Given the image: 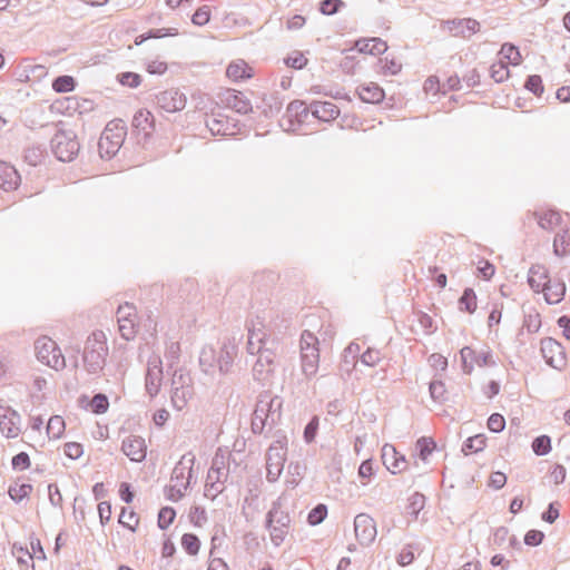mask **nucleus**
I'll use <instances>...</instances> for the list:
<instances>
[{
    "label": "nucleus",
    "instance_id": "f257e3e1",
    "mask_svg": "<svg viewBox=\"0 0 570 570\" xmlns=\"http://www.w3.org/2000/svg\"><path fill=\"white\" fill-rule=\"evenodd\" d=\"M278 344V338L271 337L263 323L259 322L249 328L247 350L258 356L254 367L256 373L263 375L273 371Z\"/></svg>",
    "mask_w": 570,
    "mask_h": 570
},
{
    "label": "nucleus",
    "instance_id": "f03ea898",
    "mask_svg": "<svg viewBox=\"0 0 570 570\" xmlns=\"http://www.w3.org/2000/svg\"><path fill=\"white\" fill-rule=\"evenodd\" d=\"M195 463L196 458L190 452L184 454L176 463L171 473L170 484L166 488L168 500L177 502L185 497L194 476Z\"/></svg>",
    "mask_w": 570,
    "mask_h": 570
},
{
    "label": "nucleus",
    "instance_id": "7ed1b4c3",
    "mask_svg": "<svg viewBox=\"0 0 570 570\" xmlns=\"http://www.w3.org/2000/svg\"><path fill=\"white\" fill-rule=\"evenodd\" d=\"M109 350L105 332L94 331L86 340L82 351V362L89 373H99L106 365Z\"/></svg>",
    "mask_w": 570,
    "mask_h": 570
},
{
    "label": "nucleus",
    "instance_id": "20e7f679",
    "mask_svg": "<svg viewBox=\"0 0 570 570\" xmlns=\"http://www.w3.org/2000/svg\"><path fill=\"white\" fill-rule=\"evenodd\" d=\"M320 341L309 331L301 335V368L307 379L315 377L320 367Z\"/></svg>",
    "mask_w": 570,
    "mask_h": 570
},
{
    "label": "nucleus",
    "instance_id": "39448f33",
    "mask_svg": "<svg viewBox=\"0 0 570 570\" xmlns=\"http://www.w3.org/2000/svg\"><path fill=\"white\" fill-rule=\"evenodd\" d=\"M35 354L37 360L43 365L61 371L66 367V358L59 345L48 335H40L35 341Z\"/></svg>",
    "mask_w": 570,
    "mask_h": 570
},
{
    "label": "nucleus",
    "instance_id": "423d86ee",
    "mask_svg": "<svg viewBox=\"0 0 570 570\" xmlns=\"http://www.w3.org/2000/svg\"><path fill=\"white\" fill-rule=\"evenodd\" d=\"M125 127L118 122H109L98 140V153L104 159H110L117 155L125 140Z\"/></svg>",
    "mask_w": 570,
    "mask_h": 570
},
{
    "label": "nucleus",
    "instance_id": "0eeeda50",
    "mask_svg": "<svg viewBox=\"0 0 570 570\" xmlns=\"http://www.w3.org/2000/svg\"><path fill=\"white\" fill-rule=\"evenodd\" d=\"M80 149L79 141L73 131L59 129L52 139V150L61 161H71Z\"/></svg>",
    "mask_w": 570,
    "mask_h": 570
},
{
    "label": "nucleus",
    "instance_id": "6e6552de",
    "mask_svg": "<svg viewBox=\"0 0 570 570\" xmlns=\"http://www.w3.org/2000/svg\"><path fill=\"white\" fill-rule=\"evenodd\" d=\"M286 461V444L277 441L269 446L266 455L267 479L272 482L276 481L284 469Z\"/></svg>",
    "mask_w": 570,
    "mask_h": 570
},
{
    "label": "nucleus",
    "instance_id": "1a4fd4ad",
    "mask_svg": "<svg viewBox=\"0 0 570 570\" xmlns=\"http://www.w3.org/2000/svg\"><path fill=\"white\" fill-rule=\"evenodd\" d=\"M218 104L237 114L246 115L253 110L250 100L244 92L227 88L218 94Z\"/></svg>",
    "mask_w": 570,
    "mask_h": 570
},
{
    "label": "nucleus",
    "instance_id": "9d476101",
    "mask_svg": "<svg viewBox=\"0 0 570 570\" xmlns=\"http://www.w3.org/2000/svg\"><path fill=\"white\" fill-rule=\"evenodd\" d=\"M541 353L551 367L561 371L567 366L564 347L554 338L546 337L541 341Z\"/></svg>",
    "mask_w": 570,
    "mask_h": 570
},
{
    "label": "nucleus",
    "instance_id": "9b49d317",
    "mask_svg": "<svg viewBox=\"0 0 570 570\" xmlns=\"http://www.w3.org/2000/svg\"><path fill=\"white\" fill-rule=\"evenodd\" d=\"M118 330L120 335L129 341L137 334V309L134 305L125 303L118 307Z\"/></svg>",
    "mask_w": 570,
    "mask_h": 570
},
{
    "label": "nucleus",
    "instance_id": "f8f14e48",
    "mask_svg": "<svg viewBox=\"0 0 570 570\" xmlns=\"http://www.w3.org/2000/svg\"><path fill=\"white\" fill-rule=\"evenodd\" d=\"M157 105L166 112H177L185 108L187 98L177 88H169L160 91L157 97Z\"/></svg>",
    "mask_w": 570,
    "mask_h": 570
},
{
    "label": "nucleus",
    "instance_id": "ddd939ff",
    "mask_svg": "<svg viewBox=\"0 0 570 570\" xmlns=\"http://www.w3.org/2000/svg\"><path fill=\"white\" fill-rule=\"evenodd\" d=\"M462 367L464 372L471 373L476 366H485L492 362V355L487 350L475 351L465 346L460 351Z\"/></svg>",
    "mask_w": 570,
    "mask_h": 570
},
{
    "label": "nucleus",
    "instance_id": "4468645a",
    "mask_svg": "<svg viewBox=\"0 0 570 570\" xmlns=\"http://www.w3.org/2000/svg\"><path fill=\"white\" fill-rule=\"evenodd\" d=\"M381 459L383 465L393 474L404 472L409 465L405 456L389 443L383 445Z\"/></svg>",
    "mask_w": 570,
    "mask_h": 570
},
{
    "label": "nucleus",
    "instance_id": "2eb2a0df",
    "mask_svg": "<svg viewBox=\"0 0 570 570\" xmlns=\"http://www.w3.org/2000/svg\"><path fill=\"white\" fill-rule=\"evenodd\" d=\"M356 539L361 544L367 546L376 538V525L374 520L367 514H358L354 521Z\"/></svg>",
    "mask_w": 570,
    "mask_h": 570
},
{
    "label": "nucleus",
    "instance_id": "dca6fc26",
    "mask_svg": "<svg viewBox=\"0 0 570 570\" xmlns=\"http://www.w3.org/2000/svg\"><path fill=\"white\" fill-rule=\"evenodd\" d=\"M0 431L7 438H17L20 434V416L8 406H0Z\"/></svg>",
    "mask_w": 570,
    "mask_h": 570
},
{
    "label": "nucleus",
    "instance_id": "f3484780",
    "mask_svg": "<svg viewBox=\"0 0 570 570\" xmlns=\"http://www.w3.org/2000/svg\"><path fill=\"white\" fill-rule=\"evenodd\" d=\"M121 450L134 462H141L147 454L145 439L138 435H129L122 441Z\"/></svg>",
    "mask_w": 570,
    "mask_h": 570
},
{
    "label": "nucleus",
    "instance_id": "a211bd4d",
    "mask_svg": "<svg viewBox=\"0 0 570 570\" xmlns=\"http://www.w3.org/2000/svg\"><path fill=\"white\" fill-rule=\"evenodd\" d=\"M444 28L454 37L469 38L480 30V23L471 18L446 21Z\"/></svg>",
    "mask_w": 570,
    "mask_h": 570
},
{
    "label": "nucleus",
    "instance_id": "6ab92c4d",
    "mask_svg": "<svg viewBox=\"0 0 570 570\" xmlns=\"http://www.w3.org/2000/svg\"><path fill=\"white\" fill-rule=\"evenodd\" d=\"M21 184L18 170L9 163L0 160V188L6 191L16 190Z\"/></svg>",
    "mask_w": 570,
    "mask_h": 570
},
{
    "label": "nucleus",
    "instance_id": "aec40b11",
    "mask_svg": "<svg viewBox=\"0 0 570 570\" xmlns=\"http://www.w3.org/2000/svg\"><path fill=\"white\" fill-rule=\"evenodd\" d=\"M356 94L366 104H379L385 97L383 88L373 81L361 83L356 89Z\"/></svg>",
    "mask_w": 570,
    "mask_h": 570
},
{
    "label": "nucleus",
    "instance_id": "412c9836",
    "mask_svg": "<svg viewBox=\"0 0 570 570\" xmlns=\"http://www.w3.org/2000/svg\"><path fill=\"white\" fill-rule=\"evenodd\" d=\"M308 109L314 117L322 121H332L340 115L338 107L332 101H314Z\"/></svg>",
    "mask_w": 570,
    "mask_h": 570
},
{
    "label": "nucleus",
    "instance_id": "4be33fe9",
    "mask_svg": "<svg viewBox=\"0 0 570 570\" xmlns=\"http://www.w3.org/2000/svg\"><path fill=\"white\" fill-rule=\"evenodd\" d=\"M206 125L214 136H229L237 132L236 121L228 118L223 119L220 115L208 119Z\"/></svg>",
    "mask_w": 570,
    "mask_h": 570
},
{
    "label": "nucleus",
    "instance_id": "5701e85b",
    "mask_svg": "<svg viewBox=\"0 0 570 570\" xmlns=\"http://www.w3.org/2000/svg\"><path fill=\"white\" fill-rule=\"evenodd\" d=\"M227 471H216V469H209L206 479V497L214 499L224 489V484L227 480Z\"/></svg>",
    "mask_w": 570,
    "mask_h": 570
},
{
    "label": "nucleus",
    "instance_id": "b1692460",
    "mask_svg": "<svg viewBox=\"0 0 570 570\" xmlns=\"http://www.w3.org/2000/svg\"><path fill=\"white\" fill-rule=\"evenodd\" d=\"M132 126L145 137L150 136L155 129L154 115L148 109H139L134 116Z\"/></svg>",
    "mask_w": 570,
    "mask_h": 570
},
{
    "label": "nucleus",
    "instance_id": "393cba45",
    "mask_svg": "<svg viewBox=\"0 0 570 570\" xmlns=\"http://www.w3.org/2000/svg\"><path fill=\"white\" fill-rule=\"evenodd\" d=\"M355 48L361 53L377 56L387 50V45L380 38H368L356 41Z\"/></svg>",
    "mask_w": 570,
    "mask_h": 570
},
{
    "label": "nucleus",
    "instance_id": "a878e982",
    "mask_svg": "<svg viewBox=\"0 0 570 570\" xmlns=\"http://www.w3.org/2000/svg\"><path fill=\"white\" fill-rule=\"evenodd\" d=\"M226 76L232 81H240L252 78L254 76V70L246 61L236 60L228 65Z\"/></svg>",
    "mask_w": 570,
    "mask_h": 570
},
{
    "label": "nucleus",
    "instance_id": "bb28decb",
    "mask_svg": "<svg viewBox=\"0 0 570 570\" xmlns=\"http://www.w3.org/2000/svg\"><path fill=\"white\" fill-rule=\"evenodd\" d=\"M540 292L543 293L544 298L549 304H557L563 298L566 286L559 279H549L547 282V286H544Z\"/></svg>",
    "mask_w": 570,
    "mask_h": 570
},
{
    "label": "nucleus",
    "instance_id": "cd10ccee",
    "mask_svg": "<svg viewBox=\"0 0 570 570\" xmlns=\"http://www.w3.org/2000/svg\"><path fill=\"white\" fill-rule=\"evenodd\" d=\"M271 403L258 402L252 417V431L262 433L266 426Z\"/></svg>",
    "mask_w": 570,
    "mask_h": 570
},
{
    "label": "nucleus",
    "instance_id": "c85d7f7f",
    "mask_svg": "<svg viewBox=\"0 0 570 570\" xmlns=\"http://www.w3.org/2000/svg\"><path fill=\"white\" fill-rule=\"evenodd\" d=\"M549 275L547 269L541 265H534L529 271V285L535 291L540 292L544 286H547V282L549 281Z\"/></svg>",
    "mask_w": 570,
    "mask_h": 570
},
{
    "label": "nucleus",
    "instance_id": "c756f323",
    "mask_svg": "<svg viewBox=\"0 0 570 570\" xmlns=\"http://www.w3.org/2000/svg\"><path fill=\"white\" fill-rule=\"evenodd\" d=\"M499 60L508 66H519L522 62V56L515 46L504 43L499 51Z\"/></svg>",
    "mask_w": 570,
    "mask_h": 570
},
{
    "label": "nucleus",
    "instance_id": "7c9ffc66",
    "mask_svg": "<svg viewBox=\"0 0 570 570\" xmlns=\"http://www.w3.org/2000/svg\"><path fill=\"white\" fill-rule=\"evenodd\" d=\"M68 108L78 112L80 116L90 114L96 109V104L92 99L83 97H69L67 98Z\"/></svg>",
    "mask_w": 570,
    "mask_h": 570
},
{
    "label": "nucleus",
    "instance_id": "2f4dec72",
    "mask_svg": "<svg viewBox=\"0 0 570 570\" xmlns=\"http://www.w3.org/2000/svg\"><path fill=\"white\" fill-rule=\"evenodd\" d=\"M535 215L538 218V224L544 229L554 228L561 220L560 214L552 209L541 210Z\"/></svg>",
    "mask_w": 570,
    "mask_h": 570
},
{
    "label": "nucleus",
    "instance_id": "473e14b6",
    "mask_svg": "<svg viewBox=\"0 0 570 570\" xmlns=\"http://www.w3.org/2000/svg\"><path fill=\"white\" fill-rule=\"evenodd\" d=\"M31 492H32V485L30 483L20 482V481H16L8 489V493L10 495V498L16 502H20L23 499L28 498Z\"/></svg>",
    "mask_w": 570,
    "mask_h": 570
},
{
    "label": "nucleus",
    "instance_id": "72a5a7b5",
    "mask_svg": "<svg viewBox=\"0 0 570 570\" xmlns=\"http://www.w3.org/2000/svg\"><path fill=\"white\" fill-rule=\"evenodd\" d=\"M381 69L380 72L384 76H395L402 70V62L399 58L389 55L384 59L380 60Z\"/></svg>",
    "mask_w": 570,
    "mask_h": 570
},
{
    "label": "nucleus",
    "instance_id": "f704fd0d",
    "mask_svg": "<svg viewBox=\"0 0 570 570\" xmlns=\"http://www.w3.org/2000/svg\"><path fill=\"white\" fill-rule=\"evenodd\" d=\"M66 430V423L62 416L53 415L49 419L47 424V433L50 439H60Z\"/></svg>",
    "mask_w": 570,
    "mask_h": 570
},
{
    "label": "nucleus",
    "instance_id": "c9c22d12",
    "mask_svg": "<svg viewBox=\"0 0 570 570\" xmlns=\"http://www.w3.org/2000/svg\"><path fill=\"white\" fill-rule=\"evenodd\" d=\"M553 246L558 255L570 253V224L556 236Z\"/></svg>",
    "mask_w": 570,
    "mask_h": 570
},
{
    "label": "nucleus",
    "instance_id": "e433bc0d",
    "mask_svg": "<svg viewBox=\"0 0 570 570\" xmlns=\"http://www.w3.org/2000/svg\"><path fill=\"white\" fill-rule=\"evenodd\" d=\"M139 517L138 514L131 510L124 508L119 515V523L125 528L129 529L131 532H135L139 525Z\"/></svg>",
    "mask_w": 570,
    "mask_h": 570
},
{
    "label": "nucleus",
    "instance_id": "4c0bfd02",
    "mask_svg": "<svg viewBox=\"0 0 570 570\" xmlns=\"http://www.w3.org/2000/svg\"><path fill=\"white\" fill-rule=\"evenodd\" d=\"M487 445V438L484 434H476L468 439L463 452L464 454L478 453Z\"/></svg>",
    "mask_w": 570,
    "mask_h": 570
},
{
    "label": "nucleus",
    "instance_id": "58836bf2",
    "mask_svg": "<svg viewBox=\"0 0 570 570\" xmlns=\"http://www.w3.org/2000/svg\"><path fill=\"white\" fill-rule=\"evenodd\" d=\"M490 76L495 82H503L509 79L510 70L505 62L497 61L490 67Z\"/></svg>",
    "mask_w": 570,
    "mask_h": 570
},
{
    "label": "nucleus",
    "instance_id": "ea45409f",
    "mask_svg": "<svg viewBox=\"0 0 570 570\" xmlns=\"http://www.w3.org/2000/svg\"><path fill=\"white\" fill-rule=\"evenodd\" d=\"M459 305L461 311L473 313L476 309V295L474 291L466 288L459 301Z\"/></svg>",
    "mask_w": 570,
    "mask_h": 570
},
{
    "label": "nucleus",
    "instance_id": "a19ab883",
    "mask_svg": "<svg viewBox=\"0 0 570 570\" xmlns=\"http://www.w3.org/2000/svg\"><path fill=\"white\" fill-rule=\"evenodd\" d=\"M76 82L71 76H60L52 82V89L56 92H70L75 89Z\"/></svg>",
    "mask_w": 570,
    "mask_h": 570
},
{
    "label": "nucleus",
    "instance_id": "79ce46f5",
    "mask_svg": "<svg viewBox=\"0 0 570 570\" xmlns=\"http://www.w3.org/2000/svg\"><path fill=\"white\" fill-rule=\"evenodd\" d=\"M436 444L431 438H421L416 442V449L419 450L420 458L423 461H426L428 458L433 453L435 450Z\"/></svg>",
    "mask_w": 570,
    "mask_h": 570
},
{
    "label": "nucleus",
    "instance_id": "37998d69",
    "mask_svg": "<svg viewBox=\"0 0 570 570\" xmlns=\"http://www.w3.org/2000/svg\"><path fill=\"white\" fill-rule=\"evenodd\" d=\"M308 62V59L301 51H293L285 59L287 67L293 69H303Z\"/></svg>",
    "mask_w": 570,
    "mask_h": 570
},
{
    "label": "nucleus",
    "instance_id": "c03bdc74",
    "mask_svg": "<svg viewBox=\"0 0 570 570\" xmlns=\"http://www.w3.org/2000/svg\"><path fill=\"white\" fill-rule=\"evenodd\" d=\"M176 511L170 507H164L158 513V527L163 530L167 529L175 520Z\"/></svg>",
    "mask_w": 570,
    "mask_h": 570
},
{
    "label": "nucleus",
    "instance_id": "a18cd8bd",
    "mask_svg": "<svg viewBox=\"0 0 570 570\" xmlns=\"http://www.w3.org/2000/svg\"><path fill=\"white\" fill-rule=\"evenodd\" d=\"M183 548L191 556H195L199 551L200 542L195 534L185 533L181 538Z\"/></svg>",
    "mask_w": 570,
    "mask_h": 570
},
{
    "label": "nucleus",
    "instance_id": "49530a36",
    "mask_svg": "<svg viewBox=\"0 0 570 570\" xmlns=\"http://www.w3.org/2000/svg\"><path fill=\"white\" fill-rule=\"evenodd\" d=\"M533 452L538 455H544L551 450V441L547 435H541L532 442Z\"/></svg>",
    "mask_w": 570,
    "mask_h": 570
},
{
    "label": "nucleus",
    "instance_id": "de8ad7c7",
    "mask_svg": "<svg viewBox=\"0 0 570 570\" xmlns=\"http://www.w3.org/2000/svg\"><path fill=\"white\" fill-rule=\"evenodd\" d=\"M212 16L210 8L208 6L199 7L191 17V22L196 26H205L209 22Z\"/></svg>",
    "mask_w": 570,
    "mask_h": 570
},
{
    "label": "nucleus",
    "instance_id": "09e8293b",
    "mask_svg": "<svg viewBox=\"0 0 570 570\" xmlns=\"http://www.w3.org/2000/svg\"><path fill=\"white\" fill-rule=\"evenodd\" d=\"M118 80L122 86L137 88L141 83V76L136 72H122L118 76Z\"/></svg>",
    "mask_w": 570,
    "mask_h": 570
},
{
    "label": "nucleus",
    "instance_id": "8fccbe9b",
    "mask_svg": "<svg viewBox=\"0 0 570 570\" xmlns=\"http://www.w3.org/2000/svg\"><path fill=\"white\" fill-rule=\"evenodd\" d=\"M327 515V508L324 504H318L314 509H312L308 513L307 520L309 524L316 525L320 524Z\"/></svg>",
    "mask_w": 570,
    "mask_h": 570
},
{
    "label": "nucleus",
    "instance_id": "3c124183",
    "mask_svg": "<svg viewBox=\"0 0 570 570\" xmlns=\"http://www.w3.org/2000/svg\"><path fill=\"white\" fill-rule=\"evenodd\" d=\"M109 402L105 394H97L92 397L90 402V407L92 412L97 414L105 413L108 410Z\"/></svg>",
    "mask_w": 570,
    "mask_h": 570
},
{
    "label": "nucleus",
    "instance_id": "603ef678",
    "mask_svg": "<svg viewBox=\"0 0 570 570\" xmlns=\"http://www.w3.org/2000/svg\"><path fill=\"white\" fill-rule=\"evenodd\" d=\"M374 475V465L371 460H365L358 468V476L362 479V484H367Z\"/></svg>",
    "mask_w": 570,
    "mask_h": 570
},
{
    "label": "nucleus",
    "instance_id": "864d4df0",
    "mask_svg": "<svg viewBox=\"0 0 570 570\" xmlns=\"http://www.w3.org/2000/svg\"><path fill=\"white\" fill-rule=\"evenodd\" d=\"M11 464L14 470L24 471L31 466V460L28 453L20 452L12 458Z\"/></svg>",
    "mask_w": 570,
    "mask_h": 570
},
{
    "label": "nucleus",
    "instance_id": "5fc2aeb1",
    "mask_svg": "<svg viewBox=\"0 0 570 570\" xmlns=\"http://www.w3.org/2000/svg\"><path fill=\"white\" fill-rule=\"evenodd\" d=\"M63 452L69 459L77 460L83 454V446L78 442H67Z\"/></svg>",
    "mask_w": 570,
    "mask_h": 570
},
{
    "label": "nucleus",
    "instance_id": "6e6d98bb",
    "mask_svg": "<svg viewBox=\"0 0 570 570\" xmlns=\"http://www.w3.org/2000/svg\"><path fill=\"white\" fill-rule=\"evenodd\" d=\"M495 273V268L494 266L489 263L488 261H480L478 263V276L485 279V281H489L493 277Z\"/></svg>",
    "mask_w": 570,
    "mask_h": 570
},
{
    "label": "nucleus",
    "instance_id": "4d7b16f0",
    "mask_svg": "<svg viewBox=\"0 0 570 570\" xmlns=\"http://www.w3.org/2000/svg\"><path fill=\"white\" fill-rule=\"evenodd\" d=\"M505 426L504 417L499 413H493L488 420V428L490 431L499 433Z\"/></svg>",
    "mask_w": 570,
    "mask_h": 570
},
{
    "label": "nucleus",
    "instance_id": "13d9d810",
    "mask_svg": "<svg viewBox=\"0 0 570 570\" xmlns=\"http://www.w3.org/2000/svg\"><path fill=\"white\" fill-rule=\"evenodd\" d=\"M167 69V62L160 59L150 60L146 67V70L151 75H164Z\"/></svg>",
    "mask_w": 570,
    "mask_h": 570
},
{
    "label": "nucleus",
    "instance_id": "bf43d9fd",
    "mask_svg": "<svg viewBox=\"0 0 570 570\" xmlns=\"http://www.w3.org/2000/svg\"><path fill=\"white\" fill-rule=\"evenodd\" d=\"M318 417L314 416L304 430V440L311 443L315 440L318 430Z\"/></svg>",
    "mask_w": 570,
    "mask_h": 570
},
{
    "label": "nucleus",
    "instance_id": "052dcab7",
    "mask_svg": "<svg viewBox=\"0 0 570 570\" xmlns=\"http://www.w3.org/2000/svg\"><path fill=\"white\" fill-rule=\"evenodd\" d=\"M361 361L368 366H374L381 361V353L377 350L367 348L362 354Z\"/></svg>",
    "mask_w": 570,
    "mask_h": 570
},
{
    "label": "nucleus",
    "instance_id": "680f3d73",
    "mask_svg": "<svg viewBox=\"0 0 570 570\" xmlns=\"http://www.w3.org/2000/svg\"><path fill=\"white\" fill-rule=\"evenodd\" d=\"M430 365L436 371H445L448 367V360L440 353H433L429 357Z\"/></svg>",
    "mask_w": 570,
    "mask_h": 570
},
{
    "label": "nucleus",
    "instance_id": "e2e57ef3",
    "mask_svg": "<svg viewBox=\"0 0 570 570\" xmlns=\"http://www.w3.org/2000/svg\"><path fill=\"white\" fill-rule=\"evenodd\" d=\"M343 6L341 0H324L321 3V11L324 14H334Z\"/></svg>",
    "mask_w": 570,
    "mask_h": 570
},
{
    "label": "nucleus",
    "instance_id": "0e129e2a",
    "mask_svg": "<svg viewBox=\"0 0 570 570\" xmlns=\"http://www.w3.org/2000/svg\"><path fill=\"white\" fill-rule=\"evenodd\" d=\"M24 160L31 165L37 166L42 160V153L39 148H29L26 150Z\"/></svg>",
    "mask_w": 570,
    "mask_h": 570
},
{
    "label": "nucleus",
    "instance_id": "69168bd1",
    "mask_svg": "<svg viewBox=\"0 0 570 570\" xmlns=\"http://www.w3.org/2000/svg\"><path fill=\"white\" fill-rule=\"evenodd\" d=\"M445 392H446V390H445L443 382L434 381L430 384V393L434 400H436V401L443 400L445 396Z\"/></svg>",
    "mask_w": 570,
    "mask_h": 570
},
{
    "label": "nucleus",
    "instance_id": "338daca9",
    "mask_svg": "<svg viewBox=\"0 0 570 570\" xmlns=\"http://www.w3.org/2000/svg\"><path fill=\"white\" fill-rule=\"evenodd\" d=\"M525 88L535 95H540L543 91L542 80L539 76H530L525 82Z\"/></svg>",
    "mask_w": 570,
    "mask_h": 570
},
{
    "label": "nucleus",
    "instance_id": "774afa93",
    "mask_svg": "<svg viewBox=\"0 0 570 570\" xmlns=\"http://www.w3.org/2000/svg\"><path fill=\"white\" fill-rule=\"evenodd\" d=\"M463 81L469 88L476 87L480 85L481 75L476 69H472L464 75Z\"/></svg>",
    "mask_w": 570,
    "mask_h": 570
}]
</instances>
